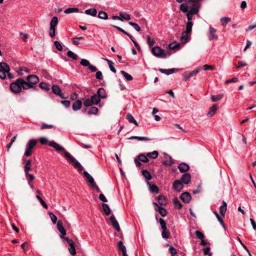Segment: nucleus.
<instances>
[{
    "instance_id": "c756f323",
    "label": "nucleus",
    "mask_w": 256,
    "mask_h": 256,
    "mask_svg": "<svg viewBox=\"0 0 256 256\" xmlns=\"http://www.w3.org/2000/svg\"><path fill=\"white\" fill-rule=\"evenodd\" d=\"M174 204V206L175 208L180 210L182 208V204L180 202L177 198H174L173 200Z\"/></svg>"
},
{
    "instance_id": "39448f33",
    "label": "nucleus",
    "mask_w": 256,
    "mask_h": 256,
    "mask_svg": "<svg viewBox=\"0 0 256 256\" xmlns=\"http://www.w3.org/2000/svg\"><path fill=\"white\" fill-rule=\"evenodd\" d=\"M58 18L56 16L53 17L50 20L49 35L52 38L56 36V28L58 24Z\"/></svg>"
},
{
    "instance_id": "e433bc0d",
    "label": "nucleus",
    "mask_w": 256,
    "mask_h": 256,
    "mask_svg": "<svg viewBox=\"0 0 256 256\" xmlns=\"http://www.w3.org/2000/svg\"><path fill=\"white\" fill-rule=\"evenodd\" d=\"M142 174L147 180H149L152 179V176L149 172L147 170H142Z\"/></svg>"
},
{
    "instance_id": "f8f14e48",
    "label": "nucleus",
    "mask_w": 256,
    "mask_h": 256,
    "mask_svg": "<svg viewBox=\"0 0 256 256\" xmlns=\"http://www.w3.org/2000/svg\"><path fill=\"white\" fill-rule=\"evenodd\" d=\"M110 220L112 224V226L118 231H120V227L119 226L118 223L116 220V219L114 215H112L110 218Z\"/></svg>"
},
{
    "instance_id": "f3484780",
    "label": "nucleus",
    "mask_w": 256,
    "mask_h": 256,
    "mask_svg": "<svg viewBox=\"0 0 256 256\" xmlns=\"http://www.w3.org/2000/svg\"><path fill=\"white\" fill-rule=\"evenodd\" d=\"M200 71V67H199L192 72H190L188 73H186L185 76H186V80L196 75Z\"/></svg>"
},
{
    "instance_id": "dca6fc26",
    "label": "nucleus",
    "mask_w": 256,
    "mask_h": 256,
    "mask_svg": "<svg viewBox=\"0 0 256 256\" xmlns=\"http://www.w3.org/2000/svg\"><path fill=\"white\" fill-rule=\"evenodd\" d=\"M178 168L180 172H186L190 169L188 164L184 162L179 164Z\"/></svg>"
},
{
    "instance_id": "bb28decb",
    "label": "nucleus",
    "mask_w": 256,
    "mask_h": 256,
    "mask_svg": "<svg viewBox=\"0 0 256 256\" xmlns=\"http://www.w3.org/2000/svg\"><path fill=\"white\" fill-rule=\"evenodd\" d=\"M52 90L54 93L56 94L59 95L62 98H64L63 94H60L61 90L59 86H58L54 85L52 87Z\"/></svg>"
},
{
    "instance_id": "f704fd0d",
    "label": "nucleus",
    "mask_w": 256,
    "mask_h": 256,
    "mask_svg": "<svg viewBox=\"0 0 256 256\" xmlns=\"http://www.w3.org/2000/svg\"><path fill=\"white\" fill-rule=\"evenodd\" d=\"M190 34L188 32H184L182 34L181 40L183 42L186 43L188 40V34Z\"/></svg>"
},
{
    "instance_id": "c85d7f7f",
    "label": "nucleus",
    "mask_w": 256,
    "mask_h": 256,
    "mask_svg": "<svg viewBox=\"0 0 256 256\" xmlns=\"http://www.w3.org/2000/svg\"><path fill=\"white\" fill-rule=\"evenodd\" d=\"M90 100L93 104H98L100 100V98L96 94H94L90 98Z\"/></svg>"
},
{
    "instance_id": "393cba45",
    "label": "nucleus",
    "mask_w": 256,
    "mask_h": 256,
    "mask_svg": "<svg viewBox=\"0 0 256 256\" xmlns=\"http://www.w3.org/2000/svg\"><path fill=\"white\" fill-rule=\"evenodd\" d=\"M154 204L158 206L159 213L162 216H165L167 214L166 210L161 206H158L156 202H154Z\"/></svg>"
},
{
    "instance_id": "09e8293b",
    "label": "nucleus",
    "mask_w": 256,
    "mask_h": 256,
    "mask_svg": "<svg viewBox=\"0 0 256 256\" xmlns=\"http://www.w3.org/2000/svg\"><path fill=\"white\" fill-rule=\"evenodd\" d=\"M67 56L74 60H76L78 58V56L71 50L68 51L66 53Z\"/></svg>"
},
{
    "instance_id": "6ab92c4d",
    "label": "nucleus",
    "mask_w": 256,
    "mask_h": 256,
    "mask_svg": "<svg viewBox=\"0 0 256 256\" xmlns=\"http://www.w3.org/2000/svg\"><path fill=\"white\" fill-rule=\"evenodd\" d=\"M218 108L217 104H214L212 107L210 108L207 115L210 117H212L214 115Z\"/></svg>"
},
{
    "instance_id": "3c124183",
    "label": "nucleus",
    "mask_w": 256,
    "mask_h": 256,
    "mask_svg": "<svg viewBox=\"0 0 256 256\" xmlns=\"http://www.w3.org/2000/svg\"><path fill=\"white\" fill-rule=\"evenodd\" d=\"M106 60L108 64V66H109V68H110V70L112 72L116 73V70L114 68V67L113 66V64H114L113 62L111 60H110L108 59H106Z\"/></svg>"
},
{
    "instance_id": "a878e982",
    "label": "nucleus",
    "mask_w": 256,
    "mask_h": 256,
    "mask_svg": "<svg viewBox=\"0 0 256 256\" xmlns=\"http://www.w3.org/2000/svg\"><path fill=\"white\" fill-rule=\"evenodd\" d=\"M188 4L189 6L185 3H182L180 6V10L184 13H188L189 12L188 9L190 8V6H191V4H190L188 3Z\"/></svg>"
},
{
    "instance_id": "e2e57ef3",
    "label": "nucleus",
    "mask_w": 256,
    "mask_h": 256,
    "mask_svg": "<svg viewBox=\"0 0 256 256\" xmlns=\"http://www.w3.org/2000/svg\"><path fill=\"white\" fill-rule=\"evenodd\" d=\"M84 105L85 106H90L93 104L92 102L91 101V100L90 98H86V100H84Z\"/></svg>"
},
{
    "instance_id": "4d7b16f0",
    "label": "nucleus",
    "mask_w": 256,
    "mask_h": 256,
    "mask_svg": "<svg viewBox=\"0 0 256 256\" xmlns=\"http://www.w3.org/2000/svg\"><path fill=\"white\" fill-rule=\"evenodd\" d=\"M118 250L121 251L122 252L126 251V248L124 245L123 242L122 241H120L118 244Z\"/></svg>"
},
{
    "instance_id": "4468645a",
    "label": "nucleus",
    "mask_w": 256,
    "mask_h": 256,
    "mask_svg": "<svg viewBox=\"0 0 256 256\" xmlns=\"http://www.w3.org/2000/svg\"><path fill=\"white\" fill-rule=\"evenodd\" d=\"M180 198L184 202L188 203L192 197L189 192H184L181 194Z\"/></svg>"
},
{
    "instance_id": "4c0bfd02",
    "label": "nucleus",
    "mask_w": 256,
    "mask_h": 256,
    "mask_svg": "<svg viewBox=\"0 0 256 256\" xmlns=\"http://www.w3.org/2000/svg\"><path fill=\"white\" fill-rule=\"evenodd\" d=\"M102 207L103 210L106 215H109L110 212V210L109 206L106 204H102Z\"/></svg>"
},
{
    "instance_id": "423d86ee",
    "label": "nucleus",
    "mask_w": 256,
    "mask_h": 256,
    "mask_svg": "<svg viewBox=\"0 0 256 256\" xmlns=\"http://www.w3.org/2000/svg\"><path fill=\"white\" fill-rule=\"evenodd\" d=\"M152 54L156 56L162 58H166V54L164 50L162 49L158 46H155L152 48Z\"/></svg>"
},
{
    "instance_id": "79ce46f5",
    "label": "nucleus",
    "mask_w": 256,
    "mask_h": 256,
    "mask_svg": "<svg viewBox=\"0 0 256 256\" xmlns=\"http://www.w3.org/2000/svg\"><path fill=\"white\" fill-rule=\"evenodd\" d=\"M158 202L160 206L165 205L166 204V199L164 196H160L158 197Z\"/></svg>"
},
{
    "instance_id": "7c9ffc66",
    "label": "nucleus",
    "mask_w": 256,
    "mask_h": 256,
    "mask_svg": "<svg viewBox=\"0 0 256 256\" xmlns=\"http://www.w3.org/2000/svg\"><path fill=\"white\" fill-rule=\"evenodd\" d=\"M126 119L128 120L132 124H134L136 126H138V124L134 118V116L130 114H128L126 115Z\"/></svg>"
},
{
    "instance_id": "6e6552de",
    "label": "nucleus",
    "mask_w": 256,
    "mask_h": 256,
    "mask_svg": "<svg viewBox=\"0 0 256 256\" xmlns=\"http://www.w3.org/2000/svg\"><path fill=\"white\" fill-rule=\"evenodd\" d=\"M10 71V67L6 62L0 63V78L2 79H4L6 77V74Z\"/></svg>"
},
{
    "instance_id": "b1692460",
    "label": "nucleus",
    "mask_w": 256,
    "mask_h": 256,
    "mask_svg": "<svg viewBox=\"0 0 256 256\" xmlns=\"http://www.w3.org/2000/svg\"><path fill=\"white\" fill-rule=\"evenodd\" d=\"M159 70L163 74H165L166 75H169L170 74H173L178 71V70L176 68H171L168 70H165L162 68L159 69Z\"/></svg>"
},
{
    "instance_id": "a211bd4d",
    "label": "nucleus",
    "mask_w": 256,
    "mask_h": 256,
    "mask_svg": "<svg viewBox=\"0 0 256 256\" xmlns=\"http://www.w3.org/2000/svg\"><path fill=\"white\" fill-rule=\"evenodd\" d=\"M56 226L58 231L60 233V238L64 239V227L62 226V222L60 221H58Z\"/></svg>"
},
{
    "instance_id": "de8ad7c7",
    "label": "nucleus",
    "mask_w": 256,
    "mask_h": 256,
    "mask_svg": "<svg viewBox=\"0 0 256 256\" xmlns=\"http://www.w3.org/2000/svg\"><path fill=\"white\" fill-rule=\"evenodd\" d=\"M231 18L228 17H224L220 19V22L224 26H226L228 23L230 21Z\"/></svg>"
},
{
    "instance_id": "a19ab883",
    "label": "nucleus",
    "mask_w": 256,
    "mask_h": 256,
    "mask_svg": "<svg viewBox=\"0 0 256 256\" xmlns=\"http://www.w3.org/2000/svg\"><path fill=\"white\" fill-rule=\"evenodd\" d=\"M192 25L193 24L192 22H188L186 24V28L184 32L190 34L192 32Z\"/></svg>"
},
{
    "instance_id": "9d476101",
    "label": "nucleus",
    "mask_w": 256,
    "mask_h": 256,
    "mask_svg": "<svg viewBox=\"0 0 256 256\" xmlns=\"http://www.w3.org/2000/svg\"><path fill=\"white\" fill-rule=\"evenodd\" d=\"M216 30L212 26H210L208 30V38L210 40H212L218 38V36L216 34Z\"/></svg>"
},
{
    "instance_id": "ea45409f",
    "label": "nucleus",
    "mask_w": 256,
    "mask_h": 256,
    "mask_svg": "<svg viewBox=\"0 0 256 256\" xmlns=\"http://www.w3.org/2000/svg\"><path fill=\"white\" fill-rule=\"evenodd\" d=\"M39 86L42 89L47 91L50 90V86L45 82H42L40 83Z\"/></svg>"
},
{
    "instance_id": "72a5a7b5",
    "label": "nucleus",
    "mask_w": 256,
    "mask_h": 256,
    "mask_svg": "<svg viewBox=\"0 0 256 256\" xmlns=\"http://www.w3.org/2000/svg\"><path fill=\"white\" fill-rule=\"evenodd\" d=\"M168 159L163 162L162 164L166 166H171L173 164L174 162L171 156H167Z\"/></svg>"
},
{
    "instance_id": "4be33fe9",
    "label": "nucleus",
    "mask_w": 256,
    "mask_h": 256,
    "mask_svg": "<svg viewBox=\"0 0 256 256\" xmlns=\"http://www.w3.org/2000/svg\"><path fill=\"white\" fill-rule=\"evenodd\" d=\"M32 170V161L30 160H26L25 165L24 166V174L29 172V171Z\"/></svg>"
},
{
    "instance_id": "69168bd1",
    "label": "nucleus",
    "mask_w": 256,
    "mask_h": 256,
    "mask_svg": "<svg viewBox=\"0 0 256 256\" xmlns=\"http://www.w3.org/2000/svg\"><path fill=\"white\" fill-rule=\"evenodd\" d=\"M195 234L198 238L200 240L204 238V234L201 232H200L199 230H196L195 232Z\"/></svg>"
},
{
    "instance_id": "49530a36",
    "label": "nucleus",
    "mask_w": 256,
    "mask_h": 256,
    "mask_svg": "<svg viewBox=\"0 0 256 256\" xmlns=\"http://www.w3.org/2000/svg\"><path fill=\"white\" fill-rule=\"evenodd\" d=\"M120 73L122 74V76L128 80L130 81L132 80V77L131 75L127 73L124 70L120 71Z\"/></svg>"
},
{
    "instance_id": "8fccbe9b",
    "label": "nucleus",
    "mask_w": 256,
    "mask_h": 256,
    "mask_svg": "<svg viewBox=\"0 0 256 256\" xmlns=\"http://www.w3.org/2000/svg\"><path fill=\"white\" fill-rule=\"evenodd\" d=\"M98 108L96 107L92 106L89 108L88 114H96L98 112Z\"/></svg>"
},
{
    "instance_id": "864d4df0",
    "label": "nucleus",
    "mask_w": 256,
    "mask_h": 256,
    "mask_svg": "<svg viewBox=\"0 0 256 256\" xmlns=\"http://www.w3.org/2000/svg\"><path fill=\"white\" fill-rule=\"evenodd\" d=\"M25 175L28 182H32L35 178L34 176L29 172L26 173Z\"/></svg>"
},
{
    "instance_id": "2eb2a0df",
    "label": "nucleus",
    "mask_w": 256,
    "mask_h": 256,
    "mask_svg": "<svg viewBox=\"0 0 256 256\" xmlns=\"http://www.w3.org/2000/svg\"><path fill=\"white\" fill-rule=\"evenodd\" d=\"M84 175L87 178L88 182L90 186H96V184L94 182V178L86 171L84 172Z\"/></svg>"
},
{
    "instance_id": "20e7f679",
    "label": "nucleus",
    "mask_w": 256,
    "mask_h": 256,
    "mask_svg": "<svg viewBox=\"0 0 256 256\" xmlns=\"http://www.w3.org/2000/svg\"><path fill=\"white\" fill-rule=\"evenodd\" d=\"M22 78H18L15 82H13L10 84V89L14 93L18 94L23 88V82L22 81Z\"/></svg>"
},
{
    "instance_id": "ddd939ff",
    "label": "nucleus",
    "mask_w": 256,
    "mask_h": 256,
    "mask_svg": "<svg viewBox=\"0 0 256 256\" xmlns=\"http://www.w3.org/2000/svg\"><path fill=\"white\" fill-rule=\"evenodd\" d=\"M191 180V176L189 173H185L183 174L180 180L183 184H188Z\"/></svg>"
},
{
    "instance_id": "f03ea898",
    "label": "nucleus",
    "mask_w": 256,
    "mask_h": 256,
    "mask_svg": "<svg viewBox=\"0 0 256 256\" xmlns=\"http://www.w3.org/2000/svg\"><path fill=\"white\" fill-rule=\"evenodd\" d=\"M27 81L23 78L22 81L23 82V89L28 90L33 88L34 85L36 84L39 82V78L36 75L30 74L27 76Z\"/></svg>"
},
{
    "instance_id": "5fc2aeb1",
    "label": "nucleus",
    "mask_w": 256,
    "mask_h": 256,
    "mask_svg": "<svg viewBox=\"0 0 256 256\" xmlns=\"http://www.w3.org/2000/svg\"><path fill=\"white\" fill-rule=\"evenodd\" d=\"M68 249L70 253L72 255L74 256L76 254V251L74 244L69 246Z\"/></svg>"
},
{
    "instance_id": "f257e3e1",
    "label": "nucleus",
    "mask_w": 256,
    "mask_h": 256,
    "mask_svg": "<svg viewBox=\"0 0 256 256\" xmlns=\"http://www.w3.org/2000/svg\"><path fill=\"white\" fill-rule=\"evenodd\" d=\"M200 0H188V3L190 4H191V6H190V10L186 14V16L188 22H191L192 16L198 12L200 6Z\"/></svg>"
},
{
    "instance_id": "6e6d98bb",
    "label": "nucleus",
    "mask_w": 256,
    "mask_h": 256,
    "mask_svg": "<svg viewBox=\"0 0 256 256\" xmlns=\"http://www.w3.org/2000/svg\"><path fill=\"white\" fill-rule=\"evenodd\" d=\"M40 143L42 145H48V143L50 141L48 140V138L45 137H41L39 139Z\"/></svg>"
},
{
    "instance_id": "1a4fd4ad",
    "label": "nucleus",
    "mask_w": 256,
    "mask_h": 256,
    "mask_svg": "<svg viewBox=\"0 0 256 256\" xmlns=\"http://www.w3.org/2000/svg\"><path fill=\"white\" fill-rule=\"evenodd\" d=\"M48 146L53 148L58 152H64V148L54 141L50 142Z\"/></svg>"
},
{
    "instance_id": "7ed1b4c3",
    "label": "nucleus",
    "mask_w": 256,
    "mask_h": 256,
    "mask_svg": "<svg viewBox=\"0 0 256 256\" xmlns=\"http://www.w3.org/2000/svg\"><path fill=\"white\" fill-rule=\"evenodd\" d=\"M65 158L70 163L74 168L80 172L82 170V166L80 163L70 153L65 151Z\"/></svg>"
},
{
    "instance_id": "680f3d73",
    "label": "nucleus",
    "mask_w": 256,
    "mask_h": 256,
    "mask_svg": "<svg viewBox=\"0 0 256 256\" xmlns=\"http://www.w3.org/2000/svg\"><path fill=\"white\" fill-rule=\"evenodd\" d=\"M214 66H209L208 64H205L202 66H200V71L202 70H213L214 69Z\"/></svg>"
},
{
    "instance_id": "cd10ccee",
    "label": "nucleus",
    "mask_w": 256,
    "mask_h": 256,
    "mask_svg": "<svg viewBox=\"0 0 256 256\" xmlns=\"http://www.w3.org/2000/svg\"><path fill=\"white\" fill-rule=\"evenodd\" d=\"M148 158L156 159L158 156V152L156 150H154L152 152H148L146 154Z\"/></svg>"
},
{
    "instance_id": "c03bdc74",
    "label": "nucleus",
    "mask_w": 256,
    "mask_h": 256,
    "mask_svg": "<svg viewBox=\"0 0 256 256\" xmlns=\"http://www.w3.org/2000/svg\"><path fill=\"white\" fill-rule=\"evenodd\" d=\"M150 185V190L151 192H154L156 194L158 193V188L156 186L155 184H150L149 183H148Z\"/></svg>"
},
{
    "instance_id": "a18cd8bd",
    "label": "nucleus",
    "mask_w": 256,
    "mask_h": 256,
    "mask_svg": "<svg viewBox=\"0 0 256 256\" xmlns=\"http://www.w3.org/2000/svg\"><path fill=\"white\" fill-rule=\"evenodd\" d=\"M79 10L76 8H68L65 10V14H70L73 12H78Z\"/></svg>"
},
{
    "instance_id": "aec40b11",
    "label": "nucleus",
    "mask_w": 256,
    "mask_h": 256,
    "mask_svg": "<svg viewBox=\"0 0 256 256\" xmlns=\"http://www.w3.org/2000/svg\"><path fill=\"white\" fill-rule=\"evenodd\" d=\"M226 210H227V204L224 200H223L222 201V205L220 206V212L222 217L224 216Z\"/></svg>"
},
{
    "instance_id": "bf43d9fd",
    "label": "nucleus",
    "mask_w": 256,
    "mask_h": 256,
    "mask_svg": "<svg viewBox=\"0 0 256 256\" xmlns=\"http://www.w3.org/2000/svg\"><path fill=\"white\" fill-rule=\"evenodd\" d=\"M170 232L168 229L162 231V236L164 238L168 239L170 238Z\"/></svg>"
},
{
    "instance_id": "37998d69",
    "label": "nucleus",
    "mask_w": 256,
    "mask_h": 256,
    "mask_svg": "<svg viewBox=\"0 0 256 256\" xmlns=\"http://www.w3.org/2000/svg\"><path fill=\"white\" fill-rule=\"evenodd\" d=\"M98 18L103 20H107L108 18V14L104 11L99 12L98 14Z\"/></svg>"
},
{
    "instance_id": "13d9d810",
    "label": "nucleus",
    "mask_w": 256,
    "mask_h": 256,
    "mask_svg": "<svg viewBox=\"0 0 256 256\" xmlns=\"http://www.w3.org/2000/svg\"><path fill=\"white\" fill-rule=\"evenodd\" d=\"M128 24L132 26L138 32H140L141 30L140 26L136 23L133 22H129Z\"/></svg>"
},
{
    "instance_id": "58836bf2",
    "label": "nucleus",
    "mask_w": 256,
    "mask_h": 256,
    "mask_svg": "<svg viewBox=\"0 0 256 256\" xmlns=\"http://www.w3.org/2000/svg\"><path fill=\"white\" fill-rule=\"evenodd\" d=\"M120 16L122 18V21L124 20H130L131 18L130 16L127 13L120 12Z\"/></svg>"
},
{
    "instance_id": "473e14b6",
    "label": "nucleus",
    "mask_w": 256,
    "mask_h": 256,
    "mask_svg": "<svg viewBox=\"0 0 256 256\" xmlns=\"http://www.w3.org/2000/svg\"><path fill=\"white\" fill-rule=\"evenodd\" d=\"M137 158L140 162H148V158L146 154L145 155L143 154H140L137 156Z\"/></svg>"
},
{
    "instance_id": "774afa93",
    "label": "nucleus",
    "mask_w": 256,
    "mask_h": 256,
    "mask_svg": "<svg viewBox=\"0 0 256 256\" xmlns=\"http://www.w3.org/2000/svg\"><path fill=\"white\" fill-rule=\"evenodd\" d=\"M80 64L84 66H90V63L89 61L86 59H82L80 62Z\"/></svg>"
},
{
    "instance_id": "338daca9",
    "label": "nucleus",
    "mask_w": 256,
    "mask_h": 256,
    "mask_svg": "<svg viewBox=\"0 0 256 256\" xmlns=\"http://www.w3.org/2000/svg\"><path fill=\"white\" fill-rule=\"evenodd\" d=\"M148 44L150 47H152L155 43L154 41L151 39L149 36H146Z\"/></svg>"
},
{
    "instance_id": "603ef678",
    "label": "nucleus",
    "mask_w": 256,
    "mask_h": 256,
    "mask_svg": "<svg viewBox=\"0 0 256 256\" xmlns=\"http://www.w3.org/2000/svg\"><path fill=\"white\" fill-rule=\"evenodd\" d=\"M214 215L216 216V217L218 222H220L221 225L225 228V225H224V222L222 220V218L218 214L216 211L214 212Z\"/></svg>"
},
{
    "instance_id": "c9c22d12",
    "label": "nucleus",
    "mask_w": 256,
    "mask_h": 256,
    "mask_svg": "<svg viewBox=\"0 0 256 256\" xmlns=\"http://www.w3.org/2000/svg\"><path fill=\"white\" fill-rule=\"evenodd\" d=\"M128 139H129V140L136 139L138 140H146V141H148L150 140V139L148 137L138 136H132L129 138Z\"/></svg>"
},
{
    "instance_id": "052dcab7",
    "label": "nucleus",
    "mask_w": 256,
    "mask_h": 256,
    "mask_svg": "<svg viewBox=\"0 0 256 256\" xmlns=\"http://www.w3.org/2000/svg\"><path fill=\"white\" fill-rule=\"evenodd\" d=\"M159 222L160 224V226H161V228H162V230H166L167 229L166 226V222L164 220L160 218L159 220Z\"/></svg>"
},
{
    "instance_id": "0e129e2a",
    "label": "nucleus",
    "mask_w": 256,
    "mask_h": 256,
    "mask_svg": "<svg viewBox=\"0 0 256 256\" xmlns=\"http://www.w3.org/2000/svg\"><path fill=\"white\" fill-rule=\"evenodd\" d=\"M50 217L53 222V224H55L57 221V218L55 214H54L52 212H49Z\"/></svg>"
},
{
    "instance_id": "2f4dec72",
    "label": "nucleus",
    "mask_w": 256,
    "mask_h": 256,
    "mask_svg": "<svg viewBox=\"0 0 256 256\" xmlns=\"http://www.w3.org/2000/svg\"><path fill=\"white\" fill-rule=\"evenodd\" d=\"M85 13L86 14L95 16L96 15L97 11L95 8H90L85 10Z\"/></svg>"
},
{
    "instance_id": "0eeeda50",
    "label": "nucleus",
    "mask_w": 256,
    "mask_h": 256,
    "mask_svg": "<svg viewBox=\"0 0 256 256\" xmlns=\"http://www.w3.org/2000/svg\"><path fill=\"white\" fill-rule=\"evenodd\" d=\"M36 140L34 139L30 140L26 144V149L24 152V155L26 156H29L32 154V150L36 145Z\"/></svg>"
},
{
    "instance_id": "412c9836",
    "label": "nucleus",
    "mask_w": 256,
    "mask_h": 256,
    "mask_svg": "<svg viewBox=\"0 0 256 256\" xmlns=\"http://www.w3.org/2000/svg\"><path fill=\"white\" fill-rule=\"evenodd\" d=\"M100 98H105L107 97V94L104 88H99L97 91L96 94Z\"/></svg>"
},
{
    "instance_id": "9b49d317",
    "label": "nucleus",
    "mask_w": 256,
    "mask_h": 256,
    "mask_svg": "<svg viewBox=\"0 0 256 256\" xmlns=\"http://www.w3.org/2000/svg\"><path fill=\"white\" fill-rule=\"evenodd\" d=\"M172 187L175 190L178 192L183 188L184 186L180 180H177L173 182Z\"/></svg>"
},
{
    "instance_id": "5701e85b",
    "label": "nucleus",
    "mask_w": 256,
    "mask_h": 256,
    "mask_svg": "<svg viewBox=\"0 0 256 256\" xmlns=\"http://www.w3.org/2000/svg\"><path fill=\"white\" fill-rule=\"evenodd\" d=\"M82 105V102L80 100H76L72 104V109L74 110H80Z\"/></svg>"
}]
</instances>
